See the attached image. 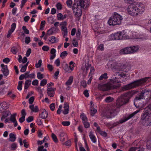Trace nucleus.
<instances>
[{
	"label": "nucleus",
	"mask_w": 151,
	"mask_h": 151,
	"mask_svg": "<svg viewBox=\"0 0 151 151\" xmlns=\"http://www.w3.org/2000/svg\"><path fill=\"white\" fill-rule=\"evenodd\" d=\"M136 92L133 91L122 94L119 96L116 102V108L110 109L106 112L105 116L107 118H110L116 115L119 111V109L122 106L128 103L130 99Z\"/></svg>",
	"instance_id": "f257e3e1"
},
{
	"label": "nucleus",
	"mask_w": 151,
	"mask_h": 151,
	"mask_svg": "<svg viewBox=\"0 0 151 151\" xmlns=\"http://www.w3.org/2000/svg\"><path fill=\"white\" fill-rule=\"evenodd\" d=\"M145 10V6L142 3H133L129 5L127 9L129 14L136 17L143 14Z\"/></svg>",
	"instance_id": "f03ea898"
},
{
	"label": "nucleus",
	"mask_w": 151,
	"mask_h": 151,
	"mask_svg": "<svg viewBox=\"0 0 151 151\" xmlns=\"http://www.w3.org/2000/svg\"><path fill=\"white\" fill-rule=\"evenodd\" d=\"M141 120L143 126L151 125V103L145 109V111L141 116Z\"/></svg>",
	"instance_id": "7ed1b4c3"
},
{
	"label": "nucleus",
	"mask_w": 151,
	"mask_h": 151,
	"mask_svg": "<svg viewBox=\"0 0 151 151\" xmlns=\"http://www.w3.org/2000/svg\"><path fill=\"white\" fill-rule=\"evenodd\" d=\"M149 78V77H146L137 80L122 87V89L123 91H126L140 86L146 82Z\"/></svg>",
	"instance_id": "20e7f679"
},
{
	"label": "nucleus",
	"mask_w": 151,
	"mask_h": 151,
	"mask_svg": "<svg viewBox=\"0 0 151 151\" xmlns=\"http://www.w3.org/2000/svg\"><path fill=\"white\" fill-rule=\"evenodd\" d=\"M123 18L121 16L117 13L115 12L110 18L108 23L110 25H116L121 23V21Z\"/></svg>",
	"instance_id": "39448f33"
},
{
	"label": "nucleus",
	"mask_w": 151,
	"mask_h": 151,
	"mask_svg": "<svg viewBox=\"0 0 151 151\" xmlns=\"http://www.w3.org/2000/svg\"><path fill=\"white\" fill-rule=\"evenodd\" d=\"M139 48L138 45L126 47L121 50L119 53L121 55L133 54L137 51Z\"/></svg>",
	"instance_id": "423d86ee"
},
{
	"label": "nucleus",
	"mask_w": 151,
	"mask_h": 151,
	"mask_svg": "<svg viewBox=\"0 0 151 151\" xmlns=\"http://www.w3.org/2000/svg\"><path fill=\"white\" fill-rule=\"evenodd\" d=\"M78 1V0H74L73 10V12L75 13V17L79 19L82 15V11L81 8L79 7L78 4H76Z\"/></svg>",
	"instance_id": "0eeeda50"
},
{
	"label": "nucleus",
	"mask_w": 151,
	"mask_h": 151,
	"mask_svg": "<svg viewBox=\"0 0 151 151\" xmlns=\"http://www.w3.org/2000/svg\"><path fill=\"white\" fill-rule=\"evenodd\" d=\"M139 111V110H137L135 111L133 113L129 114L128 117L125 118V119L120 120L119 121V122H114V123L112 124V126L113 127H115L117 125L119 124H122L125 122L128 119L132 118L136 114L138 113Z\"/></svg>",
	"instance_id": "6e6552de"
},
{
	"label": "nucleus",
	"mask_w": 151,
	"mask_h": 151,
	"mask_svg": "<svg viewBox=\"0 0 151 151\" xmlns=\"http://www.w3.org/2000/svg\"><path fill=\"white\" fill-rule=\"evenodd\" d=\"M144 99H147L148 98L150 97L151 91L149 89H145L142 91Z\"/></svg>",
	"instance_id": "1a4fd4ad"
},
{
	"label": "nucleus",
	"mask_w": 151,
	"mask_h": 151,
	"mask_svg": "<svg viewBox=\"0 0 151 151\" xmlns=\"http://www.w3.org/2000/svg\"><path fill=\"white\" fill-rule=\"evenodd\" d=\"M56 88H47V93L49 96L53 97L55 94Z\"/></svg>",
	"instance_id": "9d476101"
},
{
	"label": "nucleus",
	"mask_w": 151,
	"mask_h": 151,
	"mask_svg": "<svg viewBox=\"0 0 151 151\" xmlns=\"http://www.w3.org/2000/svg\"><path fill=\"white\" fill-rule=\"evenodd\" d=\"M111 37L112 40H121V35L120 32H117L111 35Z\"/></svg>",
	"instance_id": "9b49d317"
},
{
	"label": "nucleus",
	"mask_w": 151,
	"mask_h": 151,
	"mask_svg": "<svg viewBox=\"0 0 151 151\" xmlns=\"http://www.w3.org/2000/svg\"><path fill=\"white\" fill-rule=\"evenodd\" d=\"M16 26V24L15 23H14L12 24L11 25V29L8 31L7 37L9 38L10 37L11 34L14 31L15 29Z\"/></svg>",
	"instance_id": "f8f14e48"
},
{
	"label": "nucleus",
	"mask_w": 151,
	"mask_h": 151,
	"mask_svg": "<svg viewBox=\"0 0 151 151\" xmlns=\"http://www.w3.org/2000/svg\"><path fill=\"white\" fill-rule=\"evenodd\" d=\"M42 112L40 114L39 116L42 119H45L47 116L48 113L45 109L41 111Z\"/></svg>",
	"instance_id": "ddd939ff"
},
{
	"label": "nucleus",
	"mask_w": 151,
	"mask_h": 151,
	"mask_svg": "<svg viewBox=\"0 0 151 151\" xmlns=\"http://www.w3.org/2000/svg\"><path fill=\"white\" fill-rule=\"evenodd\" d=\"M69 105L67 103L64 104V110L63 111V113L64 114H66L68 113L69 112Z\"/></svg>",
	"instance_id": "4468645a"
},
{
	"label": "nucleus",
	"mask_w": 151,
	"mask_h": 151,
	"mask_svg": "<svg viewBox=\"0 0 151 151\" xmlns=\"http://www.w3.org/2000/svg\"><path fill=\"white\" fill-rule=\"evenodd\" d=\"M120 34L121 35V40H125L127 39H129L130 37L129 36L127 35L125 32H120Z\"/></svg>",
	"instance_id": "2eb2a0df"
},
{
	"label": "nucleus",
	"mask_w": 151,
	"mask_h": 151,
	"mask_svg": "<svg viewBox=\"0 0 151 151\" xmlns=\"http://www.w3.org/2000/svg\"><path fill=\"white\" fill-rule=\"evenodd\" d=\"M61 30L63 32L62 33L63 34V36L64 37L67 36L68 31L67 28L65 26H62L61 28Z\"/></svg>",
	"instance_id": "dca6fc26"
},
{
	"label": "nucleus",
	"mask_w": 151,
	"mask_h": 151,
	"mask_svg": "<svg viewBox=\"0 0 151 151\" xmlns=\"http://www.w3.org/2000/svg\"><path fill=\"white\" fill-rule=\"evenodd\" d=\"M142 99H144V98L141 91L136 96L135 100H139Z\"/></svg>",
	"instance_id": "f3484780"
},
{
	"label": "nucleus",
	"mask_w": 151,
	"mask_h": 151,
	"mask_svg": "<svg viewBox=\"0 0 151 151\" xmlns=\"http://www.w3.org/2000/svg\"><path fill=\"white\" fill-rule=\"evenodd\" d=\"M19 46H18V47H13L11 49V52L14 54H16L19 51Z\"/></svg>",
	"instance_id": "a211bd4d"
},
{
	"label": "nucleus",
	"mask_w": 151,
	"mask_h": 151,
	"mask_svg": "<svg viewBox=\"0 0 151 151\" xmlns=\"http://www.w3.org/2000/svg\"><path fill=\"white\" fill-rule=\"evenodd\" d=\"M29 107L31 110L32 112H37L39 111V108L37 106H35L34 107V105H30Z\"/></svg>",
	"instance_id": "6ab92c4d"
},
{
	"label": "nucleus",
	"mask_w": 151,
	"mask_h": 151,
	"mask_svg": "<svg viewBox=\"0 0 151 151\" xmlns=\"http://www.w3.org/2000/svg\"><path fill=\"white\" fill-rule=\"evenodd\" d=\"M78 5L80 6V8H83L85 6V2L84 0H78ZM78 4V2L76 3V4Z\"/></svg>",
	"instance_id": "aec40b11"
},
{
	"label": "nucleus",
	"mask_w": 151,
	"mask_h": 151,
	"mask_svg": "<svg viewBox=\"0 0 151 151\" xmlns=\"http://www.w3.org/2000/svg\"><path fill=\"white\" fill-rule=\"evenodd\" d=\"M119 86H120L114 85L113 86V87H112L111 86L107 87H104V88L103 89V91H105L110 90L111 89L117 88H118Z\"/></svg>",
	"instance_id": "412c9836"
},
{
	"label": "nucleus",
	"mask_w": 151,
	"mask_h": 151,
	"mask_svg": "<svg viewBox=\"0 0 151 151\" xmlns=\"http://www.w3.org/2000/svg\"><path fill=\"white\" fill-rule=\"evenodd\" d=\"M89 136L90 138L93 143H95L96 142V138L95 136L93 134L92 132H90L89 133Z\"/></svg>",
	"instance_id": "4be33fe9"
},
{
	"label": "nucleus",
	"mask_w": 151,
	"mask_h": 151,
	"mask_svg": "<svg viewBox=\"0 0 151 151\" xmlns=\"http://www.w3.org/2000/svg\"><path fill=\"white\" fill-rule=\"evenodd\" d=\"M65 134L63 132H61L59 134L60 141L63 142L65 140Z\"/></svg>",
	"instance_id": "5701e85b"
},
{
	"label": "nucleus",
	"mask_w": 151,
	"mask_h": 151,
	"mask_svg": "<svg viewBox=\"0 0 151 151\" xmlns=\"http://www.w3.org/2000/svg\"><path fill=\"white\" fill-rule=\"evenodd\" d=\"M9 140L12 142H14L16 138L15 135L12 133L9 134Z\"/></svg>",
	"instance_id": "b1692460"
},
{
	"label": "nucleus",
	"mask_w": 151,
	"mask_h": 151,
	"mask_svg": "<svg viewBox=\"0 0 151 151\" xmlns=\"http://www.w3.org/2000/svg\"><path fill=\"white\" fill-rule=\"evenodd\" d=\"M31 81L29 80H27L25 82L24 88L25 89H27L31 84Z\"/></svg>",
	"instance_id": "393cba45"
},
{
	"label": "nucleus",
	"mask_w": 151,
	"mask_h": 151,
	"mask_svg": "<svg viewBox=\"0 0 151 151\" xmlns=\"http://www.w3.org/2000/svg\"><path fill=\"white\" fill-rule=\"evenodd\" d=\"M73 81V77L72 76H70L68 80L66 82V85H71Z\"/></svg>",
	"instance_id": "a878e982"
},
{
	"label": "nucleus",
	"mask_w": 151,
	"mask_h": 151,
	"mask_svg": "<svg viewBox=\"0 0 151 151\" xmlns=\"http://www.w3.org/2000/svg\"><path fill=\"white\" fill-rule=\"evenodd\" d=\"M80 117L81 119H82V122H83V121H86L88 120L87 117L86 116L85 114L83 113H82L81 114Z\"/></svg>",
	"instance_id": "bb28decb"
},
{
	"label": "nucleus",
	"mask_w": 151,
	"mask_h": 151,
	"mask_svg": "<svg viewBox=\"0 0 151 151\" xmlns=\"http://www.w3.org/2000/svg\"><path fill=\"white\" fill-rule=\"evenodd\" d=\"M110 81L111 83L113 84L119 83L121 82L120 81L118 80V79L116 77H115V78L110 79Z\"/></svg>",
	"instance_id": "cd10ccee"
},
{
	"label": "nucleus",
	"mask_w": 151,
	"mask_h": 151,
	"mask_svg": "<svg viewBox=\"0 0 151 151\" xmlns=\"http://www.w3.org/2000/svg\"><path fill=\"white\" fill-rule=\"evenodd\" d=\"M107 74L106 73H104L103 74H102L101 75L100 77L99 78V80H103V79H107L108 77L107 76Z\"/></svg>",
	"instance_id": "c85d7f7f"
},
{
	"label": "nucleus",
	"mask_w": 151,
	"mask_h": 151,
	"mask_svg": "<svg viewBox=\"0 0 151 151\" xmlns=\"http://www.w3.org/2000/svg\"><path fill=\"white\" fill-rule=\"evenodd\" d=\"M90 114L92 116H93L97 112V110L94 108H92V107L90 108Z\"/></svg>",
	"instance_id": "c756f323"
},
{
	"label": "nucleus",
	"mask_w": 151,
	"mask_h": 151,
	"mask_svg": "<svg viewBox=\"0 0 151 151\" xmlns=\"http://www.w3.org/2000/svg\"><path fill=\"white\" fill-rule=\"evenodd\" d=\"M16 115L17 114L15 113L11 115L10 120L11 122H14L16 120L15 118Z\"/></svg>",
	"instance_id": "7c9ffc66"
},
{
	"label": "nucleus",
	"mask_w": 151,
	"mask_h": 151,
	"mask_svg": "<svg viewBox=\"0 0 151 151\" xmlns=\"http://www.w3.org/2000/svg\"><path fill=\"white\" fill-rule=\"evenodd\" d=\"M52 137L53 141L55 143H57L58 141L56 135L52 133Z\"/></svg>",
	"instance_id": "2f4dec72"
},
{
	"label": "nucleus",
	"mask_w": 151,
	"mask_h": 151,
	"mask_svg": "<svg viewBox=\"0 0 151 151\" xmlns=\"http://www.w3.org/2000/svg\"><path fill=\"white\" fill-rule=\"evenodd\" d=\"M49 41L52 43H56V37L55 36H52L49 38Z\"/></svg>",
	"instance_id": "473e14b6"
},
{
	"label": "nucleus",
	"mask_w": 151,
	"mask_h": 151,
	"mask_svg": "<svg viewBox=\"0 0 151 151\" xmlns=\"http://www.w3.org/2000/svg\"><path fill=\"white\" fill-rule=\"evenodd\" d=\"M22 83L23 82L22 81H19L18 82L17 89L19 91H21L22 89Z\"/></svg>",
	"instance_id": "72a5a7b5"
},
{
	"label": "nucleus",
	"mask_w": 151,
	"mask_h": 151,
	"mask_svg": "<svg viewBox=\"0 0 151 151\" xmlns=\"http://www.w3.org/2000/svg\"><path fill=\"white\" fill-rule=\"evenodd\" d=\"M6 104V102H3L0 104V108H1L3 109H5L7 107Z\"/></svg>",
	"instance_id": "f704fd0d"
},
{
	"label": "nucleus",
	"mask_w": 151,
	"mask_h": 151,
	"mask_svg": "<svg viewBox=\"0 0 151 151\" xmlns=\"http://www.w3.org/2000/svg\"><path fill=\"white\" fill-rule=\"evenodd\" d=\"M57 19L58 20H63V15L61 13H58L57 16Z\"/></svg>",
	"instance_id": "c9c22d12"
},
{
	"label": "nucleus",
	"mask_w": 151,
	"mask_h": 151,
	"mask_svg": "<svg viewBox=\"0 0 151 151\" xmlns=\"http://www.w3.org/2000/svg\"><path fill=\"white\" fill-rule=\"evenodd\" d=\"M87 121H83L82 122V123L86 128H88L90 127V124Z\"/></svg>",
	"instance_id": "e433bc0d"
},
{
	"label": "nucleus",
	"mask_w": 151,
	"mask_h": 151,
	"mask_svg": "<svg viewBox=\"0 0 151 151\" xmlns=\"http://www.w3.org/2000/svg\"><path fill=\"white\" fill-rule=\"evenodd\" d=\"M35 77V74L34 73L30 74L25 75V79L29 78H34Z\"/></svg>",
	"instance_id": "4c0bfd02"
},
{
	"label": "nucleus",
	"mask_w": 151,
	"mask_h": 151,
	"mask_svg": "<svg viewBox=\"0 0 151 151\" xmlns=\"http://www.w3.org/2000/svg\"><path fill=\"white\" fill-rule=\"evenodd\" d=\"M53 33V29H52L50 28L49 29L47 30V32L46 35H47V36H49L51 35H52Z\"/></svg>",
	"instance_id": "58836bf2"
},
{
	"label": "nucleus",
	"mask_w": 151,
	"mask_h": 151,
	"mask_svg": "<svg viewBox=\"0 0 151 151\" xmlns=\"http://www.w3.org/2000/svg\"><path fill=\"white\" fill-rule=\"evenodd\" d=\"M113 98L110 96L107 97L105 99V101L107 103H110L112 102L113 100Z\"/></svg>",
	"instance_id": "ea45409f"
},
{
	"label": "nucleus",
	"mask_w": 151,
	"mask_h": 151,
	"mask_svg": "<svg viewBox=\"0 0 151 151\" xmlns=\"http://www.w3.org/2000/svg\"><path fill=\"white\" fill-rule=\"evenodd\" d=\"M37 78L40 80H41L43 78V75L40 72H38L37 73Z\"/></svg>",
	"instance_id": "a19ab883"
},
{
	"label": "nucleus",
	"mask_w": 151,
	"mask_h": 151,
	"mask_svg": "<svg viewBox=\"0 0 151 151\" xmlns=\"http://www.w3.org/2000/svg\"><path fill=\"white\" fill-rule=\"evenodd\" d=\"M68 55V53L66 51H64L62 52L60 54V57L61 58H64L65 56H67V55Z\"/></svg>",
	"instance_id": "79ce46f5"
},
{
	"label": "nucleus",
	"mask_w": 151,
	"mask_h": 151,
	"mask_svg": "<svg viewBox=\"0 0 151 151\" xmlns=\"http://www.w3.org/2000/svg\"><path fill=\"white\" fill-rule=\"evenodd\" d=\"M42 60H38V63L35 64V67L37 68L40 67L42 64Z\"/></svg>",
	"instance_id": "37998d69"
},
{
	"label": "nucleus",
	"mask_w": 151,
	"mask_h": 151,
	"mask_svg": "<svg viewBox=\"0 0 151 151\" xmlns=\"http://www.w3.org/2000/svg\"><path fill=\"white\" fill-rule=\"evenodd\" d=\"M70 122L69 121H64L62 122V124L64 126H68L70 125Z\"/></svg>",
	"instance_id": "c03bdc74"
},
{
	"label": "nucleus",
	"mask_w": 151,
	"mask_h": 151,
	"mask_svg": "<svg viewBox=\"0 0 151 151\" xmlns=\"http://www.w3.org/2000/svg\"><path fill=\"white\" fill-rule=\"evenodd\" d=\"M81 30L80 29H78L76 34V36L78 40H80L81 38Z\"/></svg>",
	"instance_id": "a18cd8bd"
},
{
	"label": "nucleus",
	"mask_w": 151,
	"mask_h": 151,
	"mask_svg": "<svg viewBox=\"0 0 151 151\" xmlns=\"http://www.w3.org/2000/svg\"><path fill=\"white\" fill-rule=\"evenodd\" d=\"M22 29L24 32L26 34H28L29 33V31L27 29L25 26H23L22 27Z\"/></svg>",
	"instance_id": "49530a36"
},
{
	"label": "nucleus",
	"mask_w": 151,
	"mask_h": 151,
	"mask_svg": "<svg viewBox=\"0 0 151 151\" xmlns=\"http://www.w3.org/2000/svg\"><path fill=\"white\" fill-rule=\"evenodd\" d=\"M94 67H91H91L90 68V73H89V76H90V75H91L94 74Z\"/></svg>",
	"instance_id": "de8ad7c7"
},
{
	"label": "nucleus",
	"mask_w": 151,
	"mask_h": 151,
	"mask_svg": "<svg viewBox=\"0 0 151 151\" xmlns=\"http://www.w3.org/2000/svg\"><path fill=\"white\" fill-rule=\"evenodd\" d=\"M66 4L67 6L69 7H71L72 4V0H67L66 1Z\"/></svg>",
	"instance_id": "09e8293b"
},
{
	"label": "nucleus",
	"mask_w": 151,
	"mask_h": 151,
	"mask_svg": "<svg viewBox=\"0 0 151 151\" xmlns=\"http://www.w3.org/2000/svg\"><path fill=\"white\" fill-rule=\"evenodd\" d=\"M47 80L46 79H44L41 81L40 85L41 86H44L47 83Z\"/></svg>",
	"instance_id": "8fccbe9b"
},
{
	"label": "nucleus",
	"mask_w": 151,
	"mask_h": 151,
	"mask_svg": "<svg viewBox=\"0 0 151 151\" xmlns=\"http://www.w3.org/2000/svg\"><path fill=\"white\" fill-rule=\"evenodd\" d=\"M44 146H40L38 147V151H47L46 149H44Z\"/></svg>",
	"instance_id": "3c124183"
},
{
	"label": "nucleus",
	"mask_w": 151,
	"mask_h": 151,
	"mask_svg": "<svg viewBox=\"0 0 151 151\" xmlns=\"http://www.w3.org/2000/svg\"><path fill=\"white\" fill-rule=\"evenodd\" d=\"M1 66L2 68V72L4 71V70H6V69H8L7 66V65H4V64H2L1 65Z\"/></svg>",
	"instance_id": "603ef678"
},
{
	"label": "nucleus",
	"mask_w": 151,
	"mask_h": 151,
	"mask_svg": "<svg viewBox=\"0 0 151 151\" xmlns=\"http://www.w3.org/2000/svg\"><path fill=\"white\" fill-rule=\"evenodd\" d=\"M17 147V144L15 143H13L11 145V148L12 150H15Z\"/></svg>",
	"instance_id": "864d4df0"
},
{
	"label": "nucleus",
	"mask_w": 151,
	"mask_h": 151,
	"mask_svg": "<svg viewBox=\"0 0 151 151\" xmlns=\"http://www.w3.org/2000/svg\"><path fill=\"white\" fill-rule=\"evenodd\" d=\"M56 7L57 9L59 10H61L62 8V5L60 3H58L56 4Z\"/></svg>",
	"instance_id": "5fc2aeb1"
},
{
	"label": "nucleus",
	"mask_w": 151,
	"mask_h": 151,
	"mask_svg": "<svg viewBox=\"0 0 151 151\" xmlns=\"http://www.w3.org/2000/svg\"><path fill=\"white\" fill-rule=\"evenodd\" d=\"M33 120V116H29L26 119V121L28 122H30L32 121Z\"/></svg>",
	"instance_id": "6e6d98bb"
},
{
	"label": "nucleus",
	"mask_w": 151,
	"mask_h": 151,
	"mask_svg": "<svg viewBox=\"0 0 151 151\" xmlns=\"http://www.w3.org/2000/svg\"><path fill=\"white\" fill-rule=\"evenodd\" d=\"M50 108L51 110L53 111L55 109V104L54 103H52L50 105Z\"/></svg>",
	"instance_id": "4d7b16f0"
},
{
	"label": "nucleus",
	"mask_w": 151,
	"mask_h": 151,
	"mask_svg": "<svg viewBox=\"0 0 151 151\" xmlns=\"http://www.w3.org/2000/svg\"><path fill=\"white\" fill-rule=\"evenodd\" d=\"M27 67H25L24 65L22 66V67H21L20 69V71L22 72H24L26 71L27 69Z\"/></svg>",
	"instance_id": "13d9d810"
},
{
	"label": "nucleus",
	"mask_w": 151,
	"mask_h": 151,
	"mask_svg": "<svg viewBox=\"0 0 151 151\" xmlns=\"http://www.w3.org/2000/svg\"><path fill=\"white\" fill-rule=\"evenodd\" d=\"M81 85L83 87L85 88L87 84L86 81H82L81 83Z\"/></svg>",
	"instance_id": "bf43d9fd"
},
{
	"label": "nucleus",
	"mask_w": 151,
	"mask_h": 151,
	"mask_svg": "<svg viewBox=\"0 0 151 151\" xmlns=\"http://www.w3.org/2000/svg\"><path fill=\"white\" fill-rule=\"evenodd\" d=\"M27 0H22L21 1V5H20V7L21 9H22L24 6L25 3L26 2Z\"/></svg>",
	"instance_id": "052dcab7"
},
{
	"label": "nucleus",
	"mask_w": 151,
	"mask_h": 151,
	"mask_svg": "<svg viewBox=\"0 0 151 151\" xmlns=\"http://www.w3.org/2000/svg\"><path fill=\"white\" fill-rule=\"evenodd\" d=\"M45 21H41L40 24V29H43L44 27L45 24Z\"/></svg>",
	"instance_id": "680f3d73"
},
{
	"label": "nucleus",
	"mask_w": 151,
	"mask_h": 151,
	"mask_svg": "<svg viewBox=\"0 0 151 151\" xmlns=\"http://www.w3.org/2000/svg\"><path fill=\"white\" fill-rule=\"evenodd\" d=\"M2 72L3 73L4 76H7L9 74V71L8 69H6V70H4Z\"/></svg>",
	"instance_id": "e2e57ef3"
},
{
	"label": "nucleus",
	"mask_w": 151,
	"mask_h": 151,
	"mask_svg": "<svg viewBox=\"0 0 151 151\" xmlns=\"http://www.w3.org/2000/svg\"><path fill=\"white\" fill-rule=\"evenodd\" d=\"M38 83V81L37 79L34 80L32 83V84L33 86H37Z\"/></svg>",
	"instance_id": "0e129e2a"
},
{
	"label": "nucleus",
	"mask_w": 151,
	"mask_h": 151,
	"mask_svg": "<svg viewBox=\"0 0 151 151\" xmlns=\"http://www.w3.org/2000/svg\"><path fill=\"white\" fill-rule=\"evenodd\" d=\"M31 52V50L30 48H29L27 51L26 55L27 57H28L29 56Z\"/></svg>",
	"instance_id": "69168bd1"
},
{
	"label": "nucleus",
	"mask_w": 151,
	"mask_h": 151,
	"mask_svg": "<svg viewBox=\"0 0 151 151\" xmlns=\"http://www.w3.org/2000/svg\"><path fill=\"white\" fill-rule=\"evenodd\" d=\"M34 97L32 96L29 99V103L30 104H32L34 100Z\"/></svg>",
	"instance_id": "338daca9"
},
{
	"label": "nucleus",
	"mask_w": 151,
	"mask_h": 151,
	"mask_svg": "<svg viewBox=\"0 0 151 151\" xmlns=\"http://www.w3.org/2000/svg\"><path fill=\"white\" fill-rule=\"evenodd\" d=\"M147 147L148 149L151 150V141L147 143Z\"/></svg>",
	"instance_id": "774afa93"
}]
</instances>
